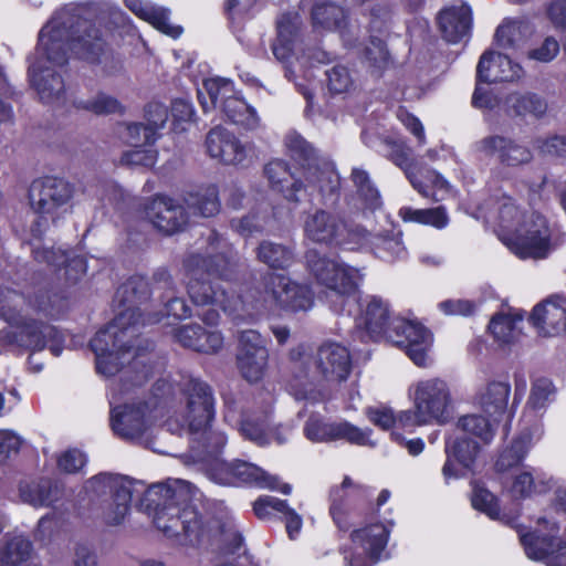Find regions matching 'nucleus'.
<instances>
[{
    "label": "nucleus",
    "instance_id": "nucleus-60",
    "mask_svg": "<svg viewBox=\"0 0 566 566\" xmlns=\"http://www.w3.org/2000/svg\"><path fill=\"white\" fill-rule=\"evenodd\" d=\"M536 148L543 155L566 157V135H553L536 140Z\"/></svg>",
    "mask_w": 566,
    "mask_h": 566
},
{
    "label": "nucleus",
    "instance_id": "nucleus-21",
    "mask_svg": "<svg viewBox=\"0 0 566 566\" xmlns=\"http://www.w3.org/2000/svg\"><path fill=\"white\" fill-rule=\"evenodd\" d=\"M206 147L212 158L226 165L248 166L254 158L250 145L242 144L234 135L219 126L208 133Z\"/></svg>",
    "mask_w": 566,
    "mask_h": 566
},
{
    "label": "nucleus",
    "instance_id": "nucleus-27",
    "mask_svg": "<svg viewBox=\"0 0 566 566\" xmlns=\"http://www.w3.org/2000/svg\"><path fill=\"white\" fill-rule=\"evenodd\" d=\"M175 337L184 347L206 354L217 353L223 346V336L219 331L206 329L198 324L179 327Z\"/></svg>",
    "mask_w": 566,
    "mask_h": 566
},
{
    "label": "nucleus",
    "instance_id": "nucleus-22",
    "mask_svg": "<svg viewBox=\"0 0 566 566\" xmlns=\"http://www.w3.org/2000/svg\"><path fill=\"white\" fill-rule=\"evenodd\" d=\"M533 328L543 337L566 334V298L552 295L533 308Z\"/></svg>",
    "mask_w": 566,
    "mask_h": 566
},
{
    "label": "nucleus",
    "instance_id": "nucleus-6",
    "mask_svg": "<svg viewBox=\"0 0 566 566\" xmlns=\"http://www.w3.org/2000/svg\"><path fill=\"white\" fill-rule=\"evenodd\" d=\"M69 41V30L57 18L49 21L40 31L38 46L30 59L29 76L44 103L64 101V82L55 67L66 63Z\"/></svg>",
    "mask_w": 566,
    "mask_h": 566
},
{
    "label": "nucleus",
    "instance_id": "nucleus-9",
    "mask_svg": "<svg viewBox=\"0 0 566 566\" xmlns=\"http://www.w3.org/2000/svg\"><path fill=\"white\" fill-rule=\"evenodd\" d=\"M171 386L165 380L156 382L154 398L145 403H125L111 410V426L115 434L125 440H139L163 416L165 398Z\"/></svg>",
    "mask_w": 566,
    "mask_h": 566
},
{
    "label": "nucleus",
    "instance_id": "nucleus-39",
    "mask_svg": "<svg viewBox=\"0 0 566 566\" xmlns=\"http://www.w3.org/2000/svg\"><path fill=\"white\" fill-rule=\"evenodd\" d=\"M510 396V385L505 381H492L481 391L478 403L493 422L505 412Z\"/></svg>",
    "mask_w": 566,
    "mask_h": 566
},
{
    "label": "nucleus",
    "instance_id": "nucleus-64",
    "mask_svg": "<svg viewBox=\"0 0 566 566\" xmlns=\"http://www.w3.org/2000/svg\"><path fill=\"white\" fill-rule=\"evenodd\" d=\"M242 436L259 446H265L271 442L270 433L263 423H255L244 420L240 424Z\"/></svg>",
    "mask_w": 566,
    "mask_h": 566
},
{
    "label": "nucleus",
    "instance_id": "nucleus-34",
    "mask_svg": "<svg viewBox=\"0 0 566 566\" xmlns=\"http://www.w3.org/2000/svg\"><path fill=\"white\" fill-rule=\"evenodd\" d=\"M438 23L443 38L455 43L470 30L471 9L465 4L444 9L439 13Z\"/></svg>",
    "mask_w": 566,
    "mask_h": 566
},
{
    "label": "nucleus",
    "instance_id": "nucleus-56",
    "mask_svg": "<svg viewBox=\"0 0 566 566\" xmlns=\"http://www.w3.org/2000/svg\"><path fill=\"white\" fill-rule=\"evenodd\" d=\"M509 480L507 491L513 500H524L531 492V469L505 476Z\"/></svg>",
    "mask_w": 566,
    "mask_h": 566
},
{
    "label": "nucleus",
    "instance_id": "nucleus-3",
    "mask_svg": "<svg viewBox=\"0 0 566 566\" xmlns=\"http://www.w3.org/2000/svg\"><path fill=\"white\" fill-rule=\"evenodd\" d=\"M229 264L230 262L223 255L213 258L191 255L186 261L190 275L187 289L191 301L198 306H212L199 314L209 325L219 321V310L235 317L250 314V306L247 304L251 300L249 289L242 295L230 296L224 287L212 281L214 275L228 279Z\"/></svg>",
    "mask_w": 566,
    "mask_h": 566
},
{
    "label": "nucleus",
    "instance_id": "nucleus-63",
    "mask_svg": "<svg viewBox=\"0 0 566 566\" xmlns=\"http://www.w3.org/2000/svg\"><path fill=\"white\" fill-rule=\"evenodd\" d=\"M419 181L422 184V187L431 193L427 197L436 201L442 200L444 198L443 195L449 192L448 181L436 171H427L426 182Z\"/></svg>",
    "mask_w": 566,
    "mask_h": 566
},
{
    "label": "nucleus",
    "instance_id": "nucleus-47",
    "mask_svg": "<svg viewBox=\"0 0 566 566\" xmlns=\"http://www.w3.org/2000/svg\"><path fill=\"white\" fill-rule=\"evenodd\" d=\"M480 448V442L470 438L449 437L446 442L447 455L453 457L464 468L473 463Z\"/></svg>",
    "mask_w": 566,
    "mask_h": 566
},
{
    "label": "nucleus",
    "instance_id": "nucleus-35",
    "mask_svg": "<svg viewBox=\"0 0 566 566\" xmlns=\"http://www.w3.org/2000/svg\"><path fill=\"white\" fill-rule=\"evenodd\" d=\"M125 3L138 18L147 21L164 34L175 39L181 34L182 29L169 22V12L167 9L149 2H143V0H125Z\"/></svg>",
    "mask_w": 566,
    "mask_h": 566
},
{
    "label": "nucleus",
    "instance_id": "nucleus-51",
    "mask_svg": "<svg viewBox=\"0 0 566 566\" xmlns=\"http://www.w3.org/2000/svg\"><path fill=\"white\" fill-rule=\"evenodd\" d=\"M352 178L357 187L358 193L365 200L367 207L376 209L380 205V197L378 190L370 181L368 172L363 169L355 168L353 169Z\"/></svg>",
    "mask_w": 566,
    "mask_h": 566
},
{
    "label": "nucleus",
    "instance_id": "nucleus-38",
    "mask_svg": "<svg viewBox=\"0 0 566 566\" xmlns=\"http://www.w3.org/2000/svg\"><path fill=\"white\" fill-rule=\"evenodd\" d=\"M556 533V525L551 524L548 534L533 536V559H545L547 566H566V551L560 547Z\"/></svg>",
    "mask_w": 566,
    "mask_h": 566
},
{
    "label": "nucleus",
    "instance_id": "nucleus-41",
    "mask_svg": "<svg viewBox=\"0 0 566 566\" xmlns=\"http://www.w3.org/2000/svg\"><path fill=\"white\" fill-rule=\"evenodd\" d=\"M265 175L272 188L284 193L289 200L297 201L302 190V180H296L282 160H274L265 166Z\"/></svg>",
    "mask_w": 566,
    "mask_h": 566
},
{
    "label": "nucleus",
    "instance_id": "nucleus-32",
    "mask_svg": "<svg viewBox=\"0 0 566 566\" xmlns=\"http://www.w3.org/2000/svg\"><path fill=\"white\" fill-rule=\"evenodd\" d=\"M564 242V234L539 213L533 212V259H545Z\"/></svg>",
    "mask_w": 566,
    "mask_h": 566
},
{
    "label": "nucleus",
    "instance_id": "nucleus-43",
    "mask_svg": "<svg viewBox=\"0 0 566 566\" xmlns=\"http://www.w3.org/2000/svg\"><path fill=\"white\" fill-rule=\"evenodd\" d=\"M60 491L50 480L24 483L20 486V497L32 506H49L59 499Z\"/></svg>",
    "mask_w": 566,
    "mask_h": 566
},
{
    "label": "nucleus",
    "instance_id": "nucleus-13",
    "mask_svg": "<svg viewBox=\"0 0 566 566\" xmlns=\"http://www.w3.org/2000/svg\"><path fill=\"white\" fill-rule=\"evenodd\" d=\"M286 146L300 159L307 161L303 168L302 189L310 195L315 192L323 197L334 193L339 186V177L328 163L319 165L316 161L313 147L298 134L286 137Z\"/></svg>",
    "mask_w": 566,
    "mask_h": 566
},
{
    "label": "nucleus",
    "instance_id": "nucleus-45",
    "mask_svg": "<svg viewBox=\"0 0 566 566\" xmlns=\"http://www.w3.org/2000/svg\"><path fill=\"white\" fill-rule=\"evenodd\" d=\"M457 428L483 444L492 441L495 428L491 420L479 415H467L458 420Z\"/></svg>",
    "mask_w": 566,
    "mask_h": 566
},
{
    "label": "nucleus",
    "instance_id": "nucleus-25",
    "mask_svg": "<svg viewBox=\"0 0 566 566\" xmlns=\"http://www.w3.org/2000/svg\"><path fill=\"white\" fill-rule=\"evenodd\" d=\"M392 316L390 304L377 295H369L365 300L361 314L364 328L373 339H386L387 334L392 332Z\"/></svg>",
    "mask_w": 566,
    "mask_h": 566
},
{
    "label": "nucleus",
    "instance_id": "nucleus-42",
    "mask_svg": "<svg viewBox=\"0 0 566 566\" xmlns=\"http://www.w3.org/2000/svg\"><path fill=\"white\" fill-rule=\"evenodd\" d=\"M32 554L33 546L29 538L23 535L8 536L0 547V566H29Z\"/></svg>",
    "mask_w": 566,
    "mask_h": 566
},
{
    "label": "nucleus",
    "instance_id": "nucleus-33",
    "mask_svg": "<svg viewBox=\"0 0 566 566\" xmlns=\"http://www.w3.org/2000/svg\"><path fill=\"white\" fill-rule=\"evenodd\" d=\"M530 34V23L526 19H506L497 27L494 39L501 48L516 51L524 49V54L528 57L531 56Z\"/></svg>",
    "mask_w": 566,
    "mask_h": 566
},
{
    "label": "nucleus",
    "instance_id": "nucleus-46",
    "mask_svg": "<svg viewBox=\"0 0 566 566\" xmlns=\"http://www.w3.org/2000/svg\"><path fill=\"white\" fill-rule=\"evenodd\" d=\"M258 259L272 269H286L293 263V253L285 245L263 241L258 248Z\"/></svg>",
    "mask_w": 566,
    "mask_h": 566
},
{
    "label": "nucleus",
    "instance_id": "nucleus-24",
    "mask_svg": "<svg viewBox=\"0 0 566 566\" xmlns=\"http://www.w3.org/2000/svg\"><path fill=\"white\" fill-rule=\"evenodd\" d=\"M146 216L159 231L167 234L181 230L187 223L184 207L176 205L172 199L164 196H157L153 199L146 209Z\"/></svg>",
    "mask_w": 566,
    "mask_h": 566
},
{
    "label": "nucleus",
    "instance_id": "nucleus-5",
    "mask_svg": "<svg viewBox=\"0 0 566 566\" xmlns=\"http://www.w3.org/2000/svg\"><path fill=\"white\" fill-rule=\"evenodd\" d=\"M29 311L44 316H54L48 293L41 292L27 301L15 291H7L0 297V315L18 331L12 335L11 343L30 350H42L49 347L54 356L62 353L61 336L54 326L28 318Z\"/></svg>",
    "mask_w": 566,
    "mask_h": 566
},
{
    "label": "nucleus",
    "instance_id": "nucleus-18",
    "mask_svg": "<svg viewBox=\"0 0 566 566\" xmlns=\"http://www.w3.org/2000/svg\"><path fill=\"white\" fill-rule=\"evenodd\" d=\"M389 530L384 524H371L352 534L353 546L344 552L347 566H371L384 551Z\"/></svg>",
    "mask_w": 566,
    "mask_h": 566
},
{
    "label": "nucleus",
    "instance_id": "nucleus-50",
    "mask_svg": "<svg viewBox=\"0 0 566 566\" xmlns=\"http://www.w3.org/2000/svg\"><path fill=\"white\" fill-rule=\"evenodd\" d=\"M76 106L97 115L114 114L122 111L120 103L115 97L105 93H98L87 99H81L76 103Z\"/></svg>",
    "mask_w": 566,
    "mask_h": 566
},
{
    "label": "nucleus",
    "instance_id": "nucleus-26",
    "mask_svg": "<svg viewBox=\"0 0 566 566\" xmlns=\"http://www.w3.org/2000/svg\"><path fill=\"white\" fill-rule=\"evenodd\" d=\"M476 150L483 156H497L502 163L510 166H517L528 160L527 147L502 136L493 135L479 140Z\"/></svg>",
    "mask_w": 566,
    "mask_h": 566
},
{
    "label": "nucleus",
    "instance_id": "nucleus-4",
    "mask_svg": "<svg viewBox=\"0 0 566 566\" xmlns=\"http://www.w3.org/2000/svg\"><path fill=\"white\" fill-rule=\"evenodd\" d=\"M291 357L293 365L287 391L298 401L318 402L323 400L324 395L315 388V381H323L329 387H335L345 381L352 370L348 349L337 343H326L318 348L314 359L316 371L313 375L310 374L312 359L301 348L293 350Z\"/></svg>",
    "mask_w": 566,
    "mask_h": 566
},
{
    "label": "nucleus",
    "instance_id": "nucleus-19",
    "mask_svg": "<svg viewBox=\"0 0 566 566\" xmlns=\"http://www.w3.org/2000/svg\"><path fill=\"white\" fill-rule=\"evenodd\" d=\"M303 228L305 237L315 243L340 245L349 243L355 237L337 214L326 210L310 213Z\"/></svg>",
    "mask_w": 566,
    "mask_h": 566
},
{
    "label": "nucleus",
    "instance_id": "nucleus-7",
    "mask_svg": "<svg viewBox=\"0 0 566 566\" xmlns=\"http://www.w3.org/2000/svg\"><path fill=\"white\" fill-rule=\"evenodd\" d=\"M161 316L144 317L138 308L128 306L112 323L98 331L91 340L96 357V370L104 376H113L125 363L135 358L134 342L139 326L161 321Z\"/></svg>",
    "mask_w": 566,
    "mask_h": 566
},
{
    "label": "nucleus",
    "instance_id": "nucleus-55",
    "mask_svg": "<svg viewBox=\"0 0 566 566\" xmlns=\"http://www.w3.org/2000/svg\"><path fill=\"white\" fill-rule=\"evenodd\" d=\"M327 87L334 94H343L350 91L354 80L349 70L343 65H335L326 71Z\"/></svg>",
    "mask_w": 566,
    "mask_h": 566
},
{
    "label": "nucleus",
    "instance_id": "nucleus-29",
    "mask_svg": "<svg viewBox=\"0 0 566 566\" xmlns=\"http://www.w3.org/2000/svg\"><path fill=\"white\" fill-rule=\"evenodd\" d=\"M301 24L297 12H287L279 17L276 22L277 36L272 44V52L280 62H287L292 56Z\"/></svg>",
    "mask_w": 566,
    "mask_h": 566
},
{
    "label": "nucleus",
    "instance_id": "nucleus-40",
    "mask_svg": "<svg viewBox=\"0 0 566 566\" xmlns=\"http://www.w3.org/2000/svg\"><path fill=\"white\" fill-rule=\"evenodd\" d=\"M313 25L325 30L337 31L345 42L347 33V15L344 9L332 2L317 3L312 11Z\"/></svg>",
    "mask_w": 566,
    "mask_h": 566
},
{
    "label": "nucleus",
    "instance_id": "nucleus-57",
    "mask_svg": "<svg viewBox=\"0 0 566 566\" xmlns=\"http://www.w3.org/2000/svg\"><path fill=\"white\" fill-rule=\"evenodd\" d=\"M378 258L391 261L405 255V247L400 235L379 238L376 243Z\"/></svg>",
    "mask_w": 566,
    "mask_h": 566
},
{
    "label": "nucleus",
    "instance_id": "nucleus-61",
    "mask_svg": "<svg viewBox=\"0 0 566 566\" xmlns=\"http://www.w3.org/2000/svg\"><path fill=\"white\" fill-rule=\"evenodd\" d=\"M86 463V457L77 449H70L57 458V467L65 473H76Z\"/></svg>",
    "mask_w": 566,
    "mask_h": 566
},
{
    "label": "nucleus",
    "instance_id": "nucleus-1",
    "mask_svg": "<svg viewBox=\"0 0 566 566\" xmlns=\"http://www.w3.org/2000/svg\"><path fill=\"white\" fill-rule=\"evenodd\" d=\"M85 488L96 496L111 495L104 510L105 522L109 525L122 523L133 497L143 493V504L151 515L155 526L167 537L175 538L180 544L196 545L209 535L208 525L190 504L199 491L188 481L169 479L144 490L140 482L101 473L90 479Z\"/></svg>",
    "mask_w": 566,
    "mask_h": 566
},
{
    "label": "nucleus",
    "instance_id": "nucleus-44",
    "mask_svg": "<svg viewBox=\"0 0 566 566\" xmlns=\"http://www.w3.org/2000/svg\"><path fill=\"white\" fill-rule=\"evenodd\" d=\"M398 214L405 222H417L433 227L438 230H442L449 224L448 212L442 206L430 209L402 207L399 209Z\"/></svg>",
    "mask_w": 566,
    "mask_h": 566
},
{
    "label": "nucleus",
    "instance_id": "nucleus-31",
    "mask_svg": "<svg viewBox=\"0 0 566 566\" xmlns=\"http://www.w3.org/2000/svg\"><path fill=\"white\" fill-rule=\"evenodd\" d=\"M255 515L259 518H269L274 512L281 513L285 521V528L291 539H294L303 525L300 514L287 504L286 501L280 500L274 496H261L253 505Z\"/></svg>",
    "mask_w": 566,
    "mask_h": 566
},
{
    "label": "nucleus",
    "instance_id": "nucleus-59",
    "mask_svg": "<svg viewBox=\"0 0 566 566\" xmlns=\"http://www.w3.org/2000/svg\"><path fill=\"white\" fill-rule=\"evenodd\" d=\"M554 395L553 382L545 377L537 378L533 382V411L545 408L553 400Z\"/></svg>",
    "mask_w": 566,
    "mask_h": 566
},
{
    "label": "nucleus",
    "instance_id": "nucleus-20",
    "mask_svg": "<svg viewBox=\"0 0 566 566\" xmlns=\"http://www.w3.org/2000/svg\"><path fill=\"white\" fill-rule=\"evenodd\" d=\"M269 353L265 340L254 329L242 331L239 337L238 367L250 382L263 378L266 371Z\"/></svg>",
    "mask_w": 566,
    "mask_h": 566
},
{
    "label": "nucleus",
    "instance_id": "nucleus-52",
    "mask_svg": "<svg viewBox=\"0 0 566 566\" xmlns=\"http://www.w3.org/2000/svg\"><path fill=\"white\" fill-rule=\"evenodd\" d=\"M124 138L133 148L153 147L157 134L148 125L134 123L126 125Z\"/></svg>",
    "mask_w": 566,
    "mask_h": 566
},
{
    "label": "nucleus",
    "instance_id": "nucleus-36",
    "mask_svg": "<svg viewBox=\"0 0 566 566\" xmlns=\"http://www.w3.org/2000/svg\"><path fill=\"white\" fill-rule=\"evenodd\" d=\"M77 32L80 34L71 39L70 49L81 59L90 62L98 61L105 51V42L99 31L95 27L83 22L78 25Z\"/></svg>",
    "mask_w": 566,
    "mask_h": 566
},
{
    "label": "nucleus",
    "instance_id": "nucleus-8",
    "mask_svg": "<svg viewBox=\"0 0 566 566\" xmlns=\"http://www.w3.org/2000/svg\"><path fill=\"white\" fill-rule=\"evenodd\" d=\"M413 409L399 412L402 428H415L429 423H444L449 418L451 394L449 386L439 378L417 381L410 388Z\"/></svg>",
    "mask_w": 566,
    "mask_h": 566
},
{
    "label": "nucleus",
    "instance_id": "nucleus-14",
    "mask_svg": "<svg viewBox=\"0 0 566 566\" xmlns=\"http://www.w3.org/2000/svg\"><path fill=\"white\" fill-rule=\"evenodd\" d=\"M387 340L402 347L408 357L420 367L428 366L432 347V334L422 324L397 317Z\"/></svg>",
    "mask_w": 566,
    "mask_h": 566
},
{
    "label": "nucleus",
    "instance_id": "nucleus-17",
    "mask_svg": "<svg viewBox=\"0 0 566 566\" xmlns=\"http://www.w3.org/2000/svg\"><path fill=\"white\" fill-rule=\"evenodd\" d=\"M530 227L526 212L513 202L504 203L500 209L499 238L520 259L531 256Z\"/></svg>",
    "mask_w": 566,
    "mask_h": 566
},
{
    "label": "nucleus",
    "instance_id": "nucleus-30",
    "mask_svg": "<svg viewBox=\"0 0 566 566\" xmlns=\"http://www.w3.org/2000/svg\"><path fill=\"white\" fill-rule=\"evenodd\" d=\"M234 476L235 485L243 483L251 484L261 489L277 491L286 495L292 492L291 484L281 482L276 475H271L260 467L249 462H234Z\"/></svg>",
    "mask_w": 566,
    "mask_h": 566
},
{
    "label": "nucleus",
    "instance_id": "nucleus-12",
    "mask_svg": "<svg viewBox=\"0 0 566 566\" xmlns=\"http://www.w3.org/2000/svg\"><path fill=\"white\" fill-rule=\"evenodd\" d=\"M306 262L316 282L340 297L354 294L364 279L361 270L316 251L307 252Z\"/></svg>",
    "mask_w": 566,
    "mask_h": 566
},
{
    "label": "nucleus",
    "instance_id": "nucleus-2",
    "mask_svg": "<svg viewBox=\"0 0 566 566\" xmlns=\"http://www.w3.org/2000/svg\"><path fill=\"white\" fill-rule=\"evenodd\" d=\"M182 406L176 417L167 422L168 430L187 431L196 436L192 444L195 455L200 461L219 457L227 443L222 431L210 428L214 417V399L210 387L196 378L184 381Z\"/></svg>",
    "mask_w": 566,
    "mask_h": 566
},
{
    "label": "nucleus",
    "instance_id": "nucleus-23",
    "mask_svg": "<svg viewBox=\"0 0 566 566\" xmlns=\"http://www.w3.org/2000/svg\"><path fill=\"white\" fill-rule=\"evenodd\" d=\"M524 75L525 71L518 63L497 52H484L476 66L479 82H514Z\"/></svg>",
    "mask_w": 566,
    "mask_h": 566
},
{
    "label": "nucleus",
    "instance_id": "nucleus-58",
    "mask_svg": "<svg viewBox=\"0 0 566 566\" xmlns=\"http://www.w3.org/2000/svg\"><path fill=\"white\" fill-rule=\"evenodd\" d=\"M157 161V150L153 147H139L125 151L122 163L127 166L151 167Z\"/></svg>",
    "mask_w": 566,
    "mask_h": 566
},
{
    "label": "nucleus",
    "instance_id": "nucleus-16",
    "mask_svg": "<svg viewBox=\"0 0 566 566\" xmlns=\"http://www.w3.org/2000/svg\"><path fill=\"white\" fill-rule=\"evenodd\" d=\"M370 430L358 428L347 421L327 422L319 415L311 416L303 427V433L312 442L346 440L357 446L374 447Z\"/></svg>",
    "mask_w": 566,
    "mask_h": 566
},
{
    "label": "nucleus",
    "instance_id": "nucleus-49",
    "mask_svg": "<svg viewBox=\"0 0 566 566\" xmlns=\"http://www.w3.org/2000/svg\"><path fill=\"white\" fill-rule=\"evenodd\" d=\"M389 159L400 167L412 187L422 196H430L429 191L422 187L415 172L412 171L411 149L405 144L394 143L389 153Z\"/></svg>",
    "mask_w": 566,
    "mask_h": 566
},
{
    "label": "nucleus",
    "instance_id": "nucleus-53",
    "mask_svg": "<svg viewBox=\"0 0 566 566\" xmlns=\"http://www.w3.org/2000/svg\"><path fill=\"white\" fill-rule=\"evenodd\" d=\"M211 480L221 485H235L234 462L228 463L219 457L205 461Z\"/></svg>",
    "mask_w": 566,
    "mask_h": 566
},
{
    "label": "nucleus",
    "instance_id": "nucleus-28",
    "mask_svg": "<svg viewBox=\"0 0 566 566\" xmlns=\"http://www.w3.org/2000/svg\"><path fill=\"white\" fill-rule=\"evenodd\" d=\"M523 319L524 312L522 310L506 307L492 317L489 329L499 344L511 345L522 337Z\"/></svg>",
    "mask_w": 566,
    "mask_h": 566
},
{
    "label": "nucleus",
    "instance_id": "nucleus-10",
    "mask_svg": "<svg viewBox=\"0 0 566 566\" xmlns=\"http://www.w3.org/2000/svg\"><path fill=\"white\" fill-rule=\"evenodd\" d=\"M250 314L253 311L283 308L293 312L307 311L313 305V293L306 285L291 281L282 274H270L264 291L249 289Z\"/></svg>",
    "mask_w": 566,
    "mask_h": 566
},
{
    "label": "nucleus",
    "instance_id": "nucleus-54",
    "mask_svg": "<svg viewBox=\"0 0 566 566\" xmlns=\"http://www.w3.org/2000/svg\"><path fill=\"white\" fill-rule=\"evenodd\" d=\"M471 502L475 510L486 514L490 518H500V507L497 500L489 490L475 486Z\"/></svg>",
    "mask_w": 566,
    "mask_h": 566
},
{
    "label": "nucleus",
    "instance_id": "nucleus-15",
    "mask_svg": "<svg viewBox=\"0 0 566 566\" xmlns=\"http://www.w3.org/2000/svg\"><path fill=\"white\" fill-rule=\"evenodd\" d=\"M73 197L72 186L63 179L46 177L32 182L29 200L32 210L54 221Z\"/></svg>",
    "mask_w": 566,
    "mask_h": 566
},
{
    "label": "nucleus",
    "instance_id": "nucleus-37",
    "mask_svg": "<svg viewBox=\"0 0 566 566\" xmlns=\"http://www.w3.org/2000/svg\"><path fill=\"white\" fill-rule=\"evenodd\" d=\"M528 450L530 440L527 437L514 440L510 447L499 454L495 470L506 476L530 469V465L526 463Z\"/></svg>",
    "mask_w": 566,
    "mask_h": 566
},
{
    "label": "nucleus",
    "instance_id": "nucleus-11",
    "mask_svg": "<svg viewBox=\"0 0 566 566\" xmlns=\"http://www.w3.org/2000/svg\"><path fill=\"white\" fill-rule=\"evenodd\" d=\"M198 98L207 113L220 106L226 117L249 129L258 126L259 117L255 111L242 98L235 96L233 85L226 78H209L198 90Z\"/></svg>",
    "mask_w": 566,
    "mask_h": 566
},
{
    "label": "nucleus",
    "instance_id": "nucleus-48",
    "mask_svg": "<svg viewBox=\"0 0 566 566\" xmlns=\"http://www.w3.org/2000/svg\"><path fill=\"white\" fill-rule=\"evenodd\" d=\"M186 205L192 213L202 217L214 216L219 211V199L217 188L207 187L196 193H190L186 199Z\"/></svg>",
    "mask_w": 566,
    "mask_h": 566
},
{
    "label": "nucleus",
    "instance_id": "nucleus-62",
    "mask_svg": "<svg viewBox=\"0 0 566 566\" xmlns=\"http://www.w3.org/2000/svg\"><path fill=\"white\" fill-rule=\"evenodd\" d=\"M531 107V96L527 91L512 92L506 97V108L511 116L524 117Z\"/></svg>",
    "mask_w": 566,
    "mask_h": 566
}]
</instances>
